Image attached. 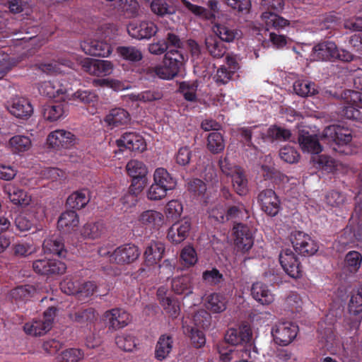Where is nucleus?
I'll list each match as a JSON object with an SVG mask.
<instances>
[{"mask_svg":"<svg viewBox=\"0 0 362 362\" xmlns=\"http://www.w3.org/2000/svg\"><path fill=\"white\" fill-rule=\"evenodd\" d=\"M9 144L13 150L16 152H24L29 150L31 147V140L28 136L22 135H16L13 136Z\"/></svg>","mask_w":362,"mask_h":362,"instance_id":"obj_57","label":"nucleus"},{"mask_svg":"<svg viewBox=\"0 0 362 362\" xmlns=\"http://www.w3.org/2000/svg\"><path fill=\"white\" fill-rule=\"evenodd\" d=\"M206 146L208 150L214 153H219L225 148V141L223 135L217 132H213L208 135Z\"/></svg>","mask_w":362,"mask_h":362,"instance_id":"obj_47","label":"nucleus"},{"mask_svg":"<svg viewBox=\"0 0 362 362\" xmlns=\"http://www.w3.org/2000/svg\"><path fill=\"white\" fill-rule=\"evenodd\" d=\"M290 240L295 251L302 256H312L319 249L317 243L303 231L293 230L290 234Z\"/></svg>","mask_w":362,"mask_h":362,"instance_id":"obj_8","label":"nucleus"},{"mask_svg":"<svg viewBox=\"0 0 362 362\" xmlns=\"http://www.w3.org/2000/svg\"><path fill=\"white\" fill-rule=\"evenodd\" d=\"M342 97L346 101V105L341 110V115L348 119L362 122V93L354 90H345Z\"/></svg>","mask_w":362,"mask_h":362,"instance_id":"obj_7","label":"nucleus"},{"mask_svg":"<svg viewBox=\"0 0 362 362\" xmlns=\"http://www.w3.org/2000/svg\"><path fill=\"white\" fill-rule=\"evenodd\" d=\"M64 104L62 103H50L42 107V115L45 119L49 122H54L66 115Z\"/></svg>","mask_w":362,"mask_h":362,"instance_id":"obj_38","label":"nucleus"},{"mask_svg":"<svg viewBox=\"0 0 362 362\" xmlns=\"http://www.w3.org/2000/svg\"><path fill=\"white\" fill-rule=\"evenodd\" d=\"M90 201L88 191L86 189L73 192L66 200V205L73 209L84 208Z\"/></svg>","mask_w":362,"mask_h":362,"instance_id":"obj_41","label":"nucleus"},{"mask_svg":"<svg viewBox=\"0 0 362 362\" xmlns=\"http://www.w3.org/2000/svg\"><path fill=\"white\" fill-rule=\"evenodd\" d=\"M298 142L303 151L318 154L322 151L317 135L310 134L308 132L303 131L299 134Z\"/></svg>","mask_w":362,"mask_h":362,"instance_id":"obj_29","label":"nucleus"},{"mask_svg":"<svg viewBox=\"0 0 362 362\" xmlns=\"http://www.w3.org/2000/svg\"><path fill=\"white\" fill-rule=\"evenodd\" d=\"M84 70L88 74L97 76H106L112 74L113 64L107 60L86 59L83 64Z\"/></svg>","mask_w":362,"mask_h":362,"instance_id":"obj_23","label":"nucleus"},{"mask_svg":"<svg viewBox=\"0 0 362 362\" xmlns=\"http://www.w3.org/2000/svg\"><path fill=\"white\" fill-rule=\"evenodd\" d=\"M104 317L108 322L110 330H117L127 326L130 322V315L121 308H113L104 313Z\"/></svg>","mask_w":362,"mask_h":362,"instance_id":"obj_22","label":"nucleus"},{"mask_svg":"<svg viewBox=\"0 0 362 362\" xmlns=\"http://www.w3.org/2000/svg\"><path fill=\"white\" fill-rule=\"evenodd\" d=\"M227 303V298L223 294L213 293L207 296L205 306L213 313H221L226 310Z\"/></svg>","mask_w":362,"mask_h":362,"instance_id":"obj_36","label":"nucleus"},{"mask_svg":"<svg viewBox=\"0 0 362 362\" xmlns=\"http://www.w3.org/2000/svg\"><path fill=\"white\" fill-rule=\"evenodd\" d=\"M139 221L141 224L151 228L158 227L163 222V216L157 211L146 210L140 214Z\"/></svg>","mask_w":362,"mask_h":362,"instance_id":"obj_45","label":"nucleus"},{"mask_svg":"<svg viewBox=\"0 0 362 362\" xmlns=\"http://www.w3.org/2000/svg\"><path fill=\"white\" fill-rule=\"evenodd\" d=\"M186 59L178 49H169L164 54L160 64L155 66V74L161 79L171 80L181 72Z\"/></svg>","mask_w":362,"mask_h":362,"instance_id":"obj_2","label":"nucleus"},{"mask_svg":"<svg viewBox=\"0 0 362 362\" xmlns=\"http://www.w3.org/2000/svg\"><path fill=\"white\" fill-rule=\"evenodd\" d=\"M257 202L262 211L269 216H276L281 209V202L272 189L262 190L257 196Z\"/></svg>","mask_w":362,"mask_h":362,"instance_id":"obj_16","label":"nucleus"},{"mask_svg":"<svg viewBox=\"0 0 362 362\" xmlns=\"http://www.w3.org/2000/svg\"><path fill=\"white\" fill-rule=\"evenodd\" d=\"M259 125H254L251 127H242L237 129V135L241 139V141L249 147H255L252 142V136L253 134L258 133L260 136L262 134L259 130Z\"/></svg>","mask_w":362,"mask_h":362,"instance_id":"obj_50","label":"nucleus"},{"mask_svg":"<svg viewBox=\"0 0 362 362\" xmlns=\"http://www.w3.org/2000/svg\"><path fill=\"white\" fill-rule=\"evenodd\" d=\"M233 203L235 205L229 206L225 214H221L219 216H215V211H213V216L218 222H224L225 221H229L239 217L241 214V207L243 204L238 200H234Z\"/></svg>","mask_w":362,"mask_h":362,"instance_id":"obj_56","label":"nucleus"},{"mask_svg":"<svg viewBox=\"0 0 362 362\" xmlns=\"http://www.w3.org/2000/svg\"><path fill=\"white\" fill-rule=\"evenodd\" d=\"M230 177L234 191L240 196L245 195L249 191L245 171L241 167H235Z\"/></svg>","mask_w":362,"mask_h":362,"instance_id":"obj_30","label":"nucleus"},{"mask_svg":"<svg viewBox=\"0 0 362 362\" xmlns=\"http://www.w3.org/2000/svg\"><path fill=\"white\" fill-rule=\"evenodd\" d=\"M191 229V222L188 219H183L174 224L168 229L167 238L174 244L183 242L189 235Z\"/></svg>","mask_w":362,"mask_h":362,"instance_id":"obj_24","label":"nucleus"},{"mask_svg":"<svg viewBox=\"0 0 362 362\" xmlns=\"http://www.w3.org/2000/svg\"><path fill=\"white\" fill-rule=\"evenodd\" d=\"M337 46L332 41H323L314 46L313 56L317 60L334 61Z\"/></svg>","mask_w":362,"mask_h":362,"instance_id":"obj_26","label":"nucleus"},{"mask_svg":"<svg viewBox=\"0 0 362 362\" xmlns=\"http://www.w3.org/2000/svg\"><path fill=\"white\" fill-rule=\"evenodd\" d=\"M293 90L296 93L302 97L315 95L317 93L315 84L306 80H298L293 83Z\"/></svg>","mask_w":362,"mask_h":362,"instance_id":"obj_53","label":"nucleus"},{"mask_svg":"<svg viewBox=\"0 0 362 362\" xmlns=\"http://www.w3.org/2000/svg\"><path fill=\"white\" fill-rule=\"evenodd\" d=\"M8 110L16 117L21 119H28L33 113L30 102L25 98H14L8 107Z\"/></svg>","mask_w":362,"mask_h":362,"instance_id":"obj_27","label":"nucleus"},{"mask_svg":"<svg viewBox=\"0 0 362 362\" xmlns=\"http://www.w3.org/2000/svg\"><path fill=\"white\" fill-rule=\"evenodd\" d=\"M298 326L291 322L276 324L272 329L274 341L280 346H287L296 337Z\"/></svg>","mask_w":362,"mask_h":362,"instance_id":"obj_13","label":"nucleus"},{"mask_svg":"<svg viewBox=\"0 0 362 362\" xmlns=\"http://www.w3.org/2000/svg\"><path fill=\"white\" fill-rule=\"evenodd\" d=\"M66 83V81H64ZM39 93L49 98H59L65 101L69 98V88L62 80L54 79L52 81L42 82L38 87Z\"/></svg>","mask_w":362,"mask_h":362,"instance_id":"obj_15","label":"nucleus"},{"mask_svg":"<svg viewBox=\"0 0 362 362\" xmlns=\"http://www.w3.org/2000/svg\"><path fill=\"white\" fill-rule=\"evenodd\" d=\"M348 310L349 314L356 318L351 327L358 329L362 321V285L358 288L356 293L351 296Z\"/></svg>","mask_w":362,"mask_h":362,"instance_id":"obj_25","label":"nucleus"},{"mask_svg":"<svg viewBox=\"0 0 362 362\" xmlns=\"http://www.w3.org/2000/svg\"><path fill=\"white\" fill-rule=\"evenodd\" d=\"M79 223L78 214L75 210H68L61 214L59 218L57 226L59 228H73L76 227Z\"/></svg>","mask_w":362,"mask_h":362,"instance_id":"obj_49","label":"nucleus"},{"mask_svg":"<svg viewBox=\"0 0 362 362\" xmlns=\"http://www.w3.org/2000/svg\"><path fill=\"white\" fill-rule=\"evenodd\" d=\"M33 268L40 275L53 276L63 274L66 270V265L57 259L43 258L35 260Z\"/></svg>","mask_w":362,"mask_h":362,"instance_id":"obj_9","label":"nucleus"},{"mask_svg":"<svg viewBox=\"0 0 362 362\" xmlns=\"http://www.w3.org/2000/svg\"><path fill=\"white\" fill-rule=\"evenodd\" d=\"M57 309L55 307H49L40 319L33 320L23 326L24 332L31 336H41L51 329L54 319L57 315Z\"/></svg>","mask_w":362,"mask_h":362,"instance_id":"obj_6","label":"nucleus"},{"mask_svg":"<svg viewBox=\"0 0 362 362\" xmlns=\"http://www.w3.org/2000/svg\"><path fill=\"white\" fill-rule=\"evenodd\" d=\"M105 233V226L103 221L87 223L81 230L84 238L92 240L100 238Z\"/></svg>","mask_w":362,"mask_h":362,"instance_id":"obj_42","label":"nucleus"},{"mask_svg":"<svg viewBox=\"0 0 362 362\" xmlns=\"http://www.w3.org/2000/svg\"><path fill=\"white\" fill-rule=\"evenodd\" d=\"M45 252L56 255L59 257H65L67 253L61 238L45 239L42 244Z\"/></svg>","mask_w":362,"mask_h":362,"instance_id":"obj_43","label":"nucleus"},{"mask_svg":"<svg viewBox=\"0 0 362 362\" xmlns=\"http://www.w3.org/2000/svg\"><path fill=\"white\" fill-rule=\"evenodd\" d=\"M173 344L174 341L171 335L161 334L155 347V358L160 361L165 359L172 351Z\"/></svg>","mask_w":362,"mask_h":362,"instance_id":"obj_33","label":"nucleus"},{"mask_svg":"<svg viewBox=\"0 0 362 362\" xmlns=\"http://www.w3.org/2000/svg\"><path fill=\"white\" fill-rule=\"evenodd\" d=\"M182 5L194 15L206 20L214 19V14L209 12L206 8L193 4L187 0H180Z\"/></svg>","mask_w":362,"mask_h":362,"instance_id":"obj_55","label":"nucleus"},{"mask_svg":"<svg viewBox=\"0 0 362 362\" xmlns=\"http://www.w3.org/2000/svg\"><path fill=\"white\" fill-rule=\"evenodd\" d=\"M158 30L156 24L149 21L131 22L127 25L129 35L137 40H148L155 36Z\"/></svg>","mask_w":362,"mask_h":362,"instance_id":"obj_17","label":"nucleus"},{"mask_svg":"<svg viewBox=\"0 0 362 362\" xmlns=\"http://www.w3.org/2000/svg\"><path fill=\"white\" fill-rule=\"evenodd\" d=\"M160 305L165 311L172 317L176 318L180 311L179 302L177 299L172 296L163 298L160 300Z\"/></svg>","mask_w":362,"mask_h":362,"instance_id":"obj_58","label":"nucleus"},{"mask_svg":"<svg viewBox=\"0 0 362 362\" xmlns=\"http://www.w3.org/2000/svg\"><path fill=\"white\" fill-rule=\"evenodd\" d=\"M285 308L293 313H299L302 310L303 302L300 296L296 292H291L285 299Z\"/></svg>","mask_w":362,"mask_h":362,"instance_id":"obj_61","label":"nucleus"},{"mask_svg":"<svg viewBox=\"0 0 362 362\" xmlns=\"http://www.w3.org/2000/svg\"><path fill=\"white\" fill-rule=\"evenodd\" d=\"M98 254L101 257H108L110 263L122 265L130 264L137 259L140 252L135 245L124 244L113 251L102 247L98 250Z\"/></svg>","mask_w":362,"mask_h":362,"instance_id":"obj_5","label":"nucleus"},{"mask_svg":"<svg viewBox=\"0 0 362 362\" xmlns=\"http://www.w3.org/2000/svg\"><path fill=\"white\" fill-rule=\"evenodd\" d=\"M5 192L8 194L10 201L15 205L22 207L30 204L31 197L26 191L15 185H8L5 187Z\"/></svg>","mask_w":362,"mask_h":362,"instance_id":"obj_31","label":"nucleus"},{"mask_svg":"<svg viewBox=\"0 0 362 362\" xmlns=\"http://www.w3.org/2000/svg\"><path fill=\"white\" fill-rule=\"evenodd\" d=\"M252 338V331L249 326L243 325L238 328H230L225 334L224 343L238 346L248 343Z\"/></svg>","mask_w":362,"mask_h":362,"instance_id":"obj_20","label":"nucleus"},{"mask_svg":"<svg viewBox=\"0 0 362 362\" xmlns=\"http://www.w3.org/2000/svg\"><path fill=\"white\" fill-rule=\"evenodd\" d=\"M279 262L284 272L293 279L302 276L300 262L291 248L282 249L279 255Z\"/></svg>","mask_w":362,"mask_h":362,"instance_id":"obj_12","label":"nucleus"},{"mask_svg":"<svg viewBox=\"0 0 362 362\" xmlns=\"http://www.w3.org/2000/svg\"><path fill=\"white\" fill-rule=\"evenodd\" d=\"M84 356L82 349L70 348L63 351L56 358V362H78Z\"/></svg>","mask_w":362,"mask_h":362,"instance_id":"obj_51","label":"nucleus"},{"mask_svg":"<svg viewBox=\"0 0 362 362\" xmlns=\"http://www.w3.org/2000/svg\"><path fill=\"white\" fill-rule=\"evenodd\" d=\"M117 346L124 351H132L136 347L134 337L132 334L124 333L115 338Z\"/></svg>","mask_w":362,"mask_h":362,"instance_id":"obj_60","label":"nucleus"},{"mask_svg":"<svg viewBox=\"0 0 362 362\" xmlns=\"http://www.w3.org/2000/svg\"><path fill=\"white\" fill-rule=\"evenodd\" d=\"M117 52L123 59L132 62H139L143 58L141 50L134 46L118 47Z\"/></svg>","mask_w":362,"mask_h":362,"instance_id":"obj_52","label":"nucleus"},{"mask_svg":"<svg viewBox=\"0 0 362 362\" xmlns=\"http://www.w3.org/2000/svg\"><path fill=\"white\" fill-rule=\"evenodd\" d=\"M267 136L272 140L286 141L291 136V131L277 126H272L267 130Z\"/></svg>","mask_w":362,"mask_h":362,"instance_id":"obj_62","label":"nucleus"},{"mask_svg":"<svg viewBox=\"0 0 362 362\" xmlns=\"http://www.w3.org/2000/svg\"><path fill=\"white\" fill-rule=\"evenodd\" d=\"M234 244L238 252H247L253 246L254 235L252 230L245 224L236 223L233 228Z\"/></svg>","mask_w":362,"mask_h":362,"instance_id":"obj_11","label":"nucleus"},{"mask_svg":"<svg viewBox=\"0 0 362 362\" xmlns=\"http://www.w3.org/2000/svg\"><path fill=\"white\" fill-rule=\"evenodd\" d=\"M76 136L71 132L57 129L48 134L47 143L54 149L69 148L76 144Z\"/></svg>","mask_w":362,"mask_h":362,"instance_id":"obj_18","label":"nucleus"},{"mask_svg":"<svg viewBox=\"0 0 362 362\" xmlns=\"http://www.w3.org/2000/svg\"><path fill=\"white\" fill-rule=\"evenodd\" d=\"M206 48L214 58H221L226 53V47L216 36L209 35L205 39Z\"/></svg>","mask_w":362,"mask_h":362,"instance_id":"obj_40","label":"nucleus"},{"mask_svg":"<svg viewBox=\"0 0 362 362\" xmlns=\"http://www.w3.org/2000/svg\"><path fill=\"white\" fill-rule=\"evenodd\" d=\"M33 288L29 285L17 286L10 291V296L16 302L27 300L31 296Z\"/></svg>","mask_w":362,"mask_h":362,"instance_id":"obj_59","label":"nucleus"},{"mask_svg":"<svg viewBox=\"0 0 362 362\" xmlns=\"http://www.w3.org/2000/svg\"><path fill=\"white\" fill-rule=\"evenodd\" d=\"M127 174L132 177V188L138 192H141L147 182L148 168L146 165L140 160H131L127 165Z\"/></svg>","mask_w":362,"mask_h":362,"instance_id":"obj_10","label":"nucleus"},{"mask_svg":"<svg viewBox=\"0 0 362 362\" xmlns=\"http://www.w3.org/2000/svg\"><path fill=\"white\" fill-rule=\"evenodd\" d=\"M151 9L153 13L159 16L171 15L175 13V7L169 4L167 0H153L151 3Z\"/></svg>","mask_w":362,"mask_h":362,"instance_id":"obj_54","label":"nucleus"},{"mask_svg":"<svg viewBox=\"0 0 362 362\" xmlns=\"http://www.w3.org/2000/svg\"><path fill=\"white\" fill-rule=\"evenodd\" d=\"M165 244L160 241H151L144 253L145 264L152 266L161 259L165 252Z\"/></svg>","mask_w":362,"mask_h":362,"instance_id":"obj_28","label":"nucleus"},{"mask_svg":"<svg viewBox=\"0 0 362 362\" xmlns=\"http://www.w3.org/2000/svg\"><path fill=\"white\" fill-rule=\"evenodd\" d=\"M117 146L122 150L126 148L130 151L141 153L146 149V143L141 135L136 132L124 133L116 141Z\"/></svg>","mask_w":362,"mask_h":362,"instance_id":"obj_19","label":"nucleus"},{"mask_svg":"<svg viewBox=\"0 0 362 362\" xmlns=\"http://www.w3.org/2000/svg\"><path fill=\"white\" fill-rule=\"evenodd\" d=\"M180 259L188 267L194 266L198 260L196 250L190 245L185 247L181 250Z\"/></svg>","mask_w":362,"mask_h":362,"instance_id":"obj_64","label":"nucleus"},{"mask_svg":"<svg viewBox=\"0 0 362 362\" xmlns=\"http://www.w3.org/2000/svg\"><path fill=\"white\" fill-rule=\"evenodd\" d=\"M153 182L162 185L168 190H173L176 185V179L164 168H158L153 173Z\"/></svg>","mask_w":362,"mask_h":362,"instance_id":"obj_39","label":"nucleus"},{"mask_svg":"<svg viewBox=\"0 0 362 362\" xmlns=\"http://www.w3.org/2000/svg\"><path fill=\"white\" fill-rule=\"evenodd\" d=\"M129 120V112L120 107L111 110L104 119L107 124L112 127L127 124Z\"/></svg>","mask_w":362,"mask_h":362,"instance_id":"obj_37","label":"nucleus"},{"mask_svg":"<svg viewBox=\"0 0 362 362\" xmlns=\"http://www.w3.org/2000/svg\"><path fill=\"white\" fill-rule=\"evenodd\" d=\"M198 83L195 81H182L179 84L178 92L181 93L185 100L189 102H196L197 100V91Z\"/></svg>","mask_w":362,"mask_h":362,"instance_id":"obj_46","label":"nucleus"},{"mask_svg":"<svg viewBox=\"0 0 362 362\" xmlns=\"http://www.w3.org/2000/svg\"><path fill=\"white\" fill-rule=\"evenodd\" d=\"M68 317L81 327L90 329L98 320V313L92 307H80L71 310Z\"/></svg>","mask_w":362,"mask_h":362,"instance_id":"obj_14","label":"nucleus"},{"mask_svg":"<svg viewBox=\"0 0 362 362\" xmlns=\"http://www.w3.org/2000/svg\"><path fill=\"white\" fill-rule=\"evenodd\" d=\"M261 6L262 8L268 10L261 15L262 21L267 30L270 29L280 30L290 25L288 20L275 13L283 10L284 0H262Z\"/></svg>","mask_w":362,"mask_h":362,"instance_id":"obj_4","label":"nucleus"},{"mask_svg":"<svg viewBox=\"0 0 362 362\" xmlns=\"http://www.w3.org/2000/svg\"><path fill=\"white\" fill-rule=\"evenodd\" d=\"M113 11L130 18L138 15L139 6L136 0H105Z\"/></svg>","mask_w":362,"mask_h":362,"instance_id":"obj_21","label":"nucleus"},{"mask_svg":"<svg viewBox=\"0 0 362 362\" xmlns=\"http://www.w3.org/2000/svg\"><path fill=\"white\" fill-rule=\"evenodd\" d=\"M112 33V29L110 24L100 25L96 32V35L103 40L87 39L81 44L82 50L86 54L91 56L100 57H108L111 54L112 48L105 40L111 39Z\"/></svg>","mask_w":362,"mask_h":362,"instance_id":"obj_3","label":"nucleus"},{"mask_svg":"<svg viewBox=\"0 0 362 362\" xmlns=\"http://www.w3.org/2000/svg\"><path fill=\"white\" fill-rule=\"evenodd\" d=\"M79 285V280L66 277L60 283V288L63 293L67 295H78Z\"/></svg>","mask_w":362,"mask_h":362,"instance_id":"obj_63","label":"nucleus"},{"mask_svg":"<svg viewBox=\"0 0 362 362\" xmlns=\"http://www.w3.org/2000/svg\"><path fill=\"white\" fill-rule=\"evenodd\" d=\"M362 263V255L355 250L349 251L344 258V267L349 272L355 274L360 269Z\"/></svg>","mask_w":362,"mask_h":362,"instance_id":"obj_48","label":"nucleus"},{"mask_svg":"<svg viewBox=\"0 0 362 362\" xmlns=\"http://www.w3.org/2000/svg\"><path fill=\"white\" fill-rule=\"evenodd\" d=\"M172 291L177 295L187 296L192 293V277L189 274L174 278L171 281Z\"/></svg>","mask_w":362,"mask_h":362,"instance_id":"obj_32","label":"nucleus"},{"mask_svg":"<svg viewBox=\"0 0 362 362\" xmlns=\"http://www.w3.org/2000/svg\"><path fill=\"white\" fill-rule=\"evenodd\" d=\"M212 30L214 33L216 37H217L222 42H231L235 39H238L241 37V31L232 28L225 24L216 23L213 28Z\"/></svg>","mask_w":362,"mask_h":362,"instance_id":"obj_34","label":"nucleus"},{"mask_svg":"<svg viewBox=\"0 0 362 362\" xmlns=\"http://www.w3.org/2000/svg\"><path fill=\"white\" fill-rule=\"evenodd\" d=\"M16 228L20 231H28L37 225V220L33 213L25 211L19 214L14 221Z\"/></svg>","mask_w":362,"mask_h":362,"instance_id":"obj_44","label":"nucleus"},{"mask_svg":"<svg viewBox=\"0 0 362 362\" xmlns=\"http://www.w3.org/2000/svg\"><path fill=\"white\" fill-rule=\"evenodd\" d=\"M251 295L255 300L262 305H269L274 301L273 294L268 286L262 282L258 281L252 284Z\"/></svg>","mask_w":362,"mask_h":362,"instance_id":"obj_35","label":"nucleus"},{"mask_svg":"<svg viewBox=\"0 0 362 362\" xmlns=\"http://www.w3.org/2000/svg\"><path fill=\"white\" fill-rule=\"evenodd\" d=\"M322 140L339 154L351 155L353 153L351 132L343 127L333 124L325 127L322 134Z\"/></svg>","mask_w":362,"mask_h":362,"instance_id":"obj_1","label":"nucleus"}]
</instances>
